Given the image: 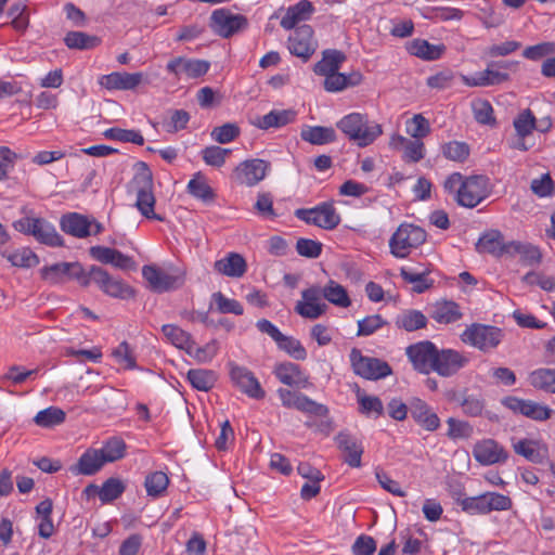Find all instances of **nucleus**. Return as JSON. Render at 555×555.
Instances as JSON below:
<instances>
[{
  "label": "nucleus",
  "mask_w": 555,
  "mask_h": 555,
  "mask_svg": "<svg viewBox=\"0 0 555 555\" xmlns=\"http://www.w3.org/2000/svg\"><path fill=\"white\" fill-rule=\"evenodd\" d=\"M337 128L360 147L372 144L382 133L379 124L369 121L367 116L360 113H351L344 116Z\"/></svg>",
  "instance_id": "nucleus-1"
},
{
  "label": "nucleus",
  "mask_w": 555,
  "mask_h": 555,
  "mask_svg": "<svg viewBox=\"0 0 555 555\" xmlns=\"http://www.w3.org/2000/svg\"><path fill=\"white\" fill-rule=\"evenodd\" d=\"M134 168L135 175L131 183L137 193L135 207L145 218L164 221V218L154 211L156 201L153 193L152 171L144 162H138Z\"/></svg>",
  "instance_id": "nucleus-2"
},
{
  "label": "nucleus",
  "mask_w": 555,
  "mask_h": 555,
  "mask_svg": "<svg viewBox=\"0 0 555 555\" xmlns=\"http://www.w3.org/2000/svg\"><path fill=\"white\" fill-rule=\"evenodd\" d=\"M426 241V232L422 228L403 223L389 240L391 254L397 258H405L412 248H416Z\"/></svg>",
  "instance_id": "nucleus-3"
},
{
  "label": "nucleus",
  "mask_w": 555,
  "mask_h": 555,
  "mask_svg": "<svg viewBox=\"0 0 555 555\" xmlns=\"http://www.w3.org/2000/svg\"><path fill=\"white\" fill-rule=\"evenodd\" d=\"M16 231L33 235L37 241L49 246H63L64 242L55 228L42 218H22L13 223Z\"/></svg>",
  "instance_id": "nucleus-4"
},
{
  "label": "nucleus",
  "mask_w": 555,
  "mask_h": 555,
  "mask_svg": "<svg viewBox=\"0 0 555 555\" xmlns=\"http://www.w3.org/2000/svg\"><path fill=\"white\" fill-rule=\"evenodd\" d=\"M350 362L354 374L365 379L376 380L392 374V370L386 361L363 356L357 348L350 352Z\"/></svg>",
  "instance_id": "nucleus-5"
},
{
  "label": "nucleus",
  "mask_w": 555,
  "mask_h": 555,
  "mask_svg": "<svg viewBox=\"0 0 555 555\" xmlns=\"http://www.w3.org/2000/svg\"><path fill=\"white\" fill-rule=\"evenodd\" d=\"M295 216L308 224H313L324 230H333L340 223V216L332 203H322L317 207L299 208Z\"/></svg>",
  "instance_id": "nucleus-6"
},
{
  "label": "nucleus",
  "mask_w": 555,
  "mask_h": 555,
  "mask_svg": "<svg viewBox=\"0 0 555 555\" xmlns=\"http://www.w3.org/2000/svg\"><path fill=\"white\" fill-rule=\"evenodd\" d=\"M248 21L244 15L234 14L228 9L215 10L210 16V28L222 38H230L245 29Z\"/></svg>",
  "instance_id": "nucleus-7"
},
{
  "label": "nucleus",
  "mask_w": 555,
  "mask_h": 555,
  "mask_svg": "<svg viewBox=\"0 0 555 555\" xmlns=\"http://www.w3.org/2000/svg\"><path fill=\"white\" fill-rule=\"evenodd\" d=\"M93 283L106 295L128 299L134 296V291L121 280L112 276L106 270L98 266H91Z\"/></svg>",
  "instance_id": "nucleus-8"
},
{
  "label": "nucleus",
  "mask_w": 555,
  "mask_h": 555,
  "mask_svg": "<svg viewBox=\"0 0 555 555\" xmlns=\"http://www.w3.org/2000/svg\"><path fill=\"white\" fill-rule=\"evenodd\" d=\"M229 367L231 380L243 393L256 400L266 397V391L251 371L234 362H230Z\"/></svg>",
  "instance_id": "nucleus-9"
},
{
  "label": "nucleus",
  "mask_w": 555,
  "mask_h": 555,
  "mask_svg": "<svg viewBox=\"0 0 555 555\" xmlns=\"http://www.w3.org/2000/svg\"><path fill=\"white\" fill-rule=\"evenodd\" d=\"M278 395L285 408H294L302 413L315 416H326L328 414L326 405L318 403L300 392L280 388Z\"/></svg>",
  "instance_id": "nucleus-10"
},
{
  "label": "nucleus",
  "mask_w": 555,
  "mask_h": 555,
  "mask_svg": "<svg viewBox=\"0 0 555 555\" xmlns=\"http://www.w3.org/2000/svg\"><path fill=\"white\" fill-rule=\"evenodd\" d=\"M438 349L428 340L413 344L406 348V356L413 367L423 374L434 371Z\"/></svg>",
  "instance_id": "nucleus-11"
},
{
  "label": "nucleus",
  "mask_w": 555,
  "mask_h": 555,
  "mask_svg": "<svg viewBox=\"0 0 555 555\" xmlns=\"http://www.w3.org/2000/svg\"><path fill=\"white\" fill-rule=\"evenodd\" d=\"M210 67L209 62L204 60H193L183 56L173 57L166 65V70L180 80L185 77L195 79L204 76Z\"/></svg>",
  "instance_id": "nucleus-12"
},
{
  "label": "nucleus",
  "mask_w": 555,
  "mask_h": 555,
  "mask_svg": "<svg viewBox=\"0 0 555 555\" xmlns=\"http://www.w3.org/2000/svg\"><path fill=\"white\" fill-rule=\"evenodd\" d=\"M302 300L298 301L295 311L307 319H318L327 309V305L322 301L323 288L320 286H311L301 292Z\"/></svg>",
  "instance_id": "nucleus-13"
},
{
  "label": "nucleus",
  "mask_w": 555,
  "mask_h": 555,
  "mask_svg": "<svg viewBox=\"0 0 555 555\" xmlns=\"http://www.w3.org/2000/svg\"><path fill=\"white\" fill-rule=\"evenodd\" d=\"M501 403L511 411L534 421H546L552 414V410L545 404L532 400L519 399L513 396L504 397L501 400Z\"/></svg>",
  "instance_id": "nucleus-14"
},
{
  "label": "nucleus",
  "mask_w": 555,
  "mask_h": 555,
  "mask_svg": "<svg viewBox=\"0 0 555 555\" xmlns=\"http://www.w3.org/2000/svg\"><path fill=\"white\" fill-rule=\"evenodd\" d=\"M142 275L149 282L153 292L164 293L179 288L184 283V278L181 274H170L159 270L155 266H144L142 268Z\"/></svg>",
  "instance_id": "nucleus-15"
},
{
  "label": "nucleus",
  "mask_w": 555,
  "mask_h": 555,
  "mask_svg": "<svg viewBox=\"0 0 555 555\" xmlns=\"http://www.w3.org/2000/svg\"><path fill=\"white\" fill-rule=\"evenodd\" d=\"M315 49L317 42L313 39V30L309 25L297 27L288 39L289 52L304 60H308Z\"/></svg>",
  "instance_id": "nucleus-16"
},
{
  "label": "nucleus",
  "mask_w": 555,
  "mask_h": 555,
  "mask_svg": "<svg viewBox=\"0 0 555 555\" xmlns=\"http://www.w3.org/2000/svg\"><path fill=\"white\" fill-rule=\"evenodd\" d=\"M485 186L486 180L482 176L466 178L462 188L457 190V204L469 208L477 206L486 196Z\"/></svg>",
  "instance_id": "nucleus-17"
},
{
  "label": "nucleus",
  "mask_w": 555,
  "mask_h": 555,
  "mask_svg": "<svg viewBox=\"0 0 555 555\" xmlns=\"http://www.w3.org/2000/svg\"><path fill=\"white\" fill-rule=\"evenodd\" d=\"M468 363V358L453 349L438 350L434 372L449 377L456 374Z\"/></svg>",
  "instance_id": "nucleus-18"
},
{
  "label": "nucleus",
  "mask_w": 555,
  "mask_h": 555,
  "mask_svg": "<svg viewBox=\"0 0 555 555\" xmlns=\"http://www.w3.org/2000/svg\"><path fill=\"white\" fill-rule=\"evenodd\" d=\"M269 163L262 159H250L241 163L234 170V178L241 184L253 186L267 175Z\"/></svg>",
  "instance_id": "nucleus-19"
},
{
  "label": "nucleus",
  "mask_w": 555,
  "mask_h": 555,
  "mask_svg": "<svg viewBox=\"0 0 555 555\" xmlns=\"http://www.w3.org/2000/svg\"><path fill=\"white\" fill-rule=\"evenodd\" d=\"M514 452L527 461L543 464L548 459V449L545 443L537 439L524 438L512 441Z\"/></svg>",
  "instance_id": "nucleus-20"
},
{
  "label": "nucleus",
  "mask_w": 555,
  "mask_h": 555,
  "mask_svg": "<svg viewBox=\"0 0 555 555\" xmlns=\"http://www.w3.org/2000/svg\"><path fill=\"white\" fill-rule=\"evenodd\" d=\"M142 73L115 72L100 78V85L107 90H134L142 81Z\"/></svg>",
  "instance_id": "nucleus-21"
},
{
  "label": "nucleus",
  "mask_w": 555,
  "mask_h": 555,
  "mask_svg": "<svg viewBox=\"0 0 555 555\" xmlns=\"http://www.w3.org/2000/svg\"><path fill=\"white\" fill-rule=\"evenodd\" d=\"M274 374L282 384L291 387L308 388L311 385L309 377L293 362L276 364Z\"/></svg>",
  "instance_id": "nucleus-22"
},
{
  "label": "nucleus",
  "mask_w": 555,
  "mask_h": 555,
  "mask_svg": "<svg viewBox=\"0 0 555 555\" xmlns=\"http://www.w3.org/2000/svg\"><path fill=\"white\" fill-rule=\"evenodd\" d=\"M335 441L337 448L345 454V462L351 467H360L363 453L361 442L347 431H340Z\"/></svg>",
  "instance_id": "nucleus-23"
},
{
  "label": "nucleus",
  "mask_w": 555,
  "mask_h": 555,
  "mask_svg": "<svg viewBox=\"0 0 555 555\" xmlns=\"http://www.w3.org/2000/svg\"><path fill=\"white\" fill-rule=\"evenodd\" d=\"M516 257L524 266H535L541 262L542 254L535 245L529 242L509 241L508 258Z\"/></svg>",
  "instance_id": "nucleus-24"
},
{
  "label": "nucleus",
  "mask_w": 555,
  "mask_h": 555,
  "mask_svg": "<svg viewBox=\"0 0 555 555\" xmlns=\"http://www.w3.org/2000/svg\"><path fill=\"white\" fill-rule=\"evenodd\" d=\"M214 269L229 278H241L247 270V263L242 255L229 253L224 258L215 261Z\"/></svg>",
  "instance_id": "nucleus-25"
},
{
  "label": "nucleus",
  "mask_w": 555,
  "mask_h": 555,
  "mask_svg": "<svg viewBox=\"0 0 555 555\" xmlns=\"http://www.w3.org/2000/svg\"><path fill=\"white\" fill-rule=\"evenodd\" d=\"M62 230L75 237L83 238L92 234L90 219L83 215L72 212L62 217Z\"/></svg>",
  "instance_id": "nucleus-26"
},
{
  "label": "nucleus",
  "mask_w": 555,
  "mask_h": 555,
  "mask_svg": "<svg viewBox=\"0 0 555 555\" xmlns=\"http://www.w3.org/2000/svg\"><path fill=\"white\" fill-rule=\"evenodd\" d=\"M296 113L293 109L271 111L264 116H257L251 124L259 129L280 128L294 121Z\"/></svg>",
  "instance_id": "nucleus-27"
},
{
  "label": "nucleus",
  "mask_w": 555,
  "mask_h": 555,
  "mask_svg": "<svg viewBox=\"0 0 555 555\" xmlns=\"http://www.w3.org/2000/svg\"><path fill=\"white\" fill-rule=\"evenodd\" d=\"M104 464L101 452L98 449L89 448L70 470L75 474L91 476L98 473Z\"/></svg>",
  "instance_id": "nucleus-28"
},
{
  "label": "nucleus",
  "mask_w": 555,
  "mask_h": 555,
  "mask_svg": "<svg viewBox=\"0 0 555 555\" xmlns=\"http://www.w3.org/2000/svg\"><path fill=\"white\" fill-rule=\"evenodd\" d=\"M345 61L344 52L336 49L324 50L321 61L314 65V73L324 77L337 73Z\"/></svg>",
  "instance_id": "nucleus-29"
},
{
  "label": "nucleus",
  "mask_w": 555,
  "mask_h": 555,
  "mask_svg": "<svg viewBox=\"0 0 555 555\" xmlns=\"http://www.w3.org/2000/svg\"><path fill=\"white\" fill-rule=\"evenodd\" d=\"M313 10V5L310 1L301 0L287 9L281 20V26L287 30L293 29L298 23L308 20Z\"/></svg>",
  "instance_id": "nucleus-30"
},
{
  "label": "nucleus",
  "mask_w": 555,
  "mask_h": 555,
  "mask_svg": "<svg viewBox=\"0 0 555 555\" xmlns=\"http://www.w3.org/2000/svg\"><path fill=\"white\" fill-rule=\"evenodd\" d=\"M463 313L460 306L452 300L437 301L430 312V317L438 323L449 324L459 321Z\"/></svg>",
  "instance_id": "nucleus-31"
},
{
  "label": "nucleus",
  "mask_w": 555,
  "mask_h": 555,
  "mask_svg": "<svg viewBox=\"0 0 555 555\" xmlns=\"http://www.w3.org/2000/svg\"><path fill=\"white\" fill-rule=\"evenodd\" d=\"M75 262H59L44 266L39 273L41 279L49 284H62L70 280Z\"/></svg>",
  "instance_id": "nucleus-32"
},
{
  "label": "nucleus",
  "mask_w": 555,
  "mask_h": 555,
  "mask_svg": "<svg viewBox=\"0 0 555 555\" xmlns=\"http://www.w3.org/2000/svg\"><path fill=\"white\" fill-rule=\"evenodd\" d=\"M411 415L416 423L427 430L433 431L439 427L440 421L437 414L430 412L428 405L420 399L412 401Z\"/></svg>",
  "instance_id": "nucleus-33"
},
{
  "label": "nucleus",
  "mask_w": 555,
  "mask_h": 555,
  "mask_svg": "<svg viewBox=\"0 0 555 555\" xmlns=\"http://www.w3.org/2000/svg\"><path fill=\"white\" fill-rule=\"evenodd\" d=\"M162 332L173 346L185 350L189 354L194 353L195 343L188 332L173 324L163 325Z\"/></svg>",
  "instance_id": "nucleus-34"
},
{
  "label": "nucleus",
  "mask_w": 555,
  "mask_h": 555,
  "mask_svg": "<svg viewBox=\"0 0 555 555\" xmlns=\"http://www.w3.org/2000/svg\"><path fill=\"white\" fill-rule=\"evenodd\" d=\"M301 139L311 144L322 145L336 140V132L332 127H307L301 131Z\"/></svg>",
  "instance_id": "nucleus-35"
},
{
  "label": "nucleus",
  "mask_w": 555,
  "mask_h": 555,
  "mask_svg": "<svg viewBox=\"0 0 555 555\" xmlns=\"http://www.w3.org/2000/svg\"><path fill=\"white\" fill-rule=\"evenodd\" d=\"M427 324L426 315L420 310H405L396 319V325L408 332L424 328Z\"/></svg>",
  "instance_id": "nucleus-36"
},
{
  "label": "nucleus",
  "mask_w": 555,
  "mask_h": 555,
  "mask_svg": "<svg viewBox=\"0 0 555 555\" xmlns=\"http://www.w3.org/2000/svg\"><path fill=\"white\" fill-rule=\"evenodd\" d=\"M64 42L69 49L90 50L96 48L101 43V39L82 31H69L66 34Z\"/></svg>",
  "instance_id": "nucleus-37"
},
{
  "label": "nucleus",
  "mask_w": 555,
  "mask_h": 555,
  "mask_svg": "<svg viewBox=\"0 0 555 555\" xmlns=\"http://www.w3.org/2000/svg\"><path fill=\"white\" fill-rule=\"evenodd\" d=\"M126 443L119 437H112L105 441L101 449V456L105 463H113L122 459L126 454Z\"/></svg>",
  "instance_id": "nucleus-38"
},
{
  "label": "nucleus",
  "mask_w": 555,
  "mask_h": 555,
  "mask_svg": "<svg viewBox=\"0 0 555 555\" xmlns=\"http://www.w3.org/2000/svg\"><path fill=\"white\" fill-rule=\"evenodd\" d=\"M529 382L537 389L555 393V369H538L530 373Z\"/></svg>",
  "instance_id": "nucleus-39"
},
{
  "label": "nucleus",
  "mask_w": 555,
  "mask_h": 555,
  "mask_svg": "<svg viewBox=\"0 0 555 555\" xmlns=\"http://www.w3.org/2000/svg\"><path fill=\"white\" fill-rule=\"evenodd\" d=\"M188 380L201 391H209L217 380L216 374L209 370L193 369L188 372Z\"/></svg>",
  "instance_id": "nucleus-40"
},
{
  "label": "nucleus",
  "mask_w": 555,
  "mask_h": 555,
  "mask_svg": "<svg viewBox=\"0 0 555 555\" xmlns=\"http://www.w3.org/2000/svg\"><path fill=\"white\" fill-rule=\"evenodd\" d=\"M323 297L338 307L347 308L351 305L346 288L333 280L323 287Z\"/></svg>",
  "instance_id": "nucleus-41"
},
{
  "label": "nucleus",
  "mask_w": 555,
  "mask_h": 555,
  "mask_svg": "<svg viewBox=\"0 0 555 555\" xmlns=\"http://www.w3.org/2000/svg\"><path fill=\"white\" fill-rule=\"evenodd\" d=\"M188 191L192 196L202 199L203 202H212L216 196L205 177L199 172L189 181Z\"/></svg>",
  "instance_id": "nucleus-42"
},
{
  "label": "nucleus",
  "mask_w": 555,
  "mask_h": 555,
  "mask_svg": "<svg viewBox=\"0 0 555 555\" xmlns=\"http://www.w3.org/2000/svg\"><path fill=\"white\" fill-rule=\"evenodd\" d=\"M429 270H424L422 272H412L402 268L400 270V275L406 282L413 285L412 291L422 294L425 291L429 289L434 285L433 280H428L427 275L429 274Z\"/></svg>",
  "instance_id": "nucleus-43"
},
{
  "label": "nucleus",
  "mask_w": 555,
  "mask_h": 555,
  "mask_svg": "<svg viewBox=\"0 0 555 555\" xmlns=\"http://www.w3.org/2000/svg\"><path fill=\"white\" fill-rule=\"evenodd\" d=\"M444 51L443 46L430 44L426 40L415 39L410 46L411 54L424 60H437Z\"/></svg>",
  "instance_id": "nucleus-44"
},
{
  "label": "nucleus",
  "mask_w": 555,
  "mask_h": 555,
  "mask_svg": "<svg viewBox=\"0 0 555 555\" xmlns=\"http://www.w3.org/2000/svg\"><path fill=\"white\" fill-rule=\"evenodd\" d=\"M464 344L483 350L486 347V325L473 323L461 335Z\"/></svg>",
  "instance_id": "nucleus-45"
},
{
  "label": "nucleus",
  "mask_w": 555,
  "mask_h": 555,
  "mask_svg": "<svg viewBox=\"0 0 555 555\" xmlns=\"http://www.w3.org/2000/svg\"><path fill=\"white\" fill-rule=\"evenodd\" d=\"M517 64V62L512 61H502L498 64L488 63V86L500 85L508 80L509 76L507 70L514 69Z\"/></svg>",
  "instance_id": "nucleus-46"
},
{
  "label": "nucleus",
  "mask_w": 555,
  "mask_h": 555,
  "mask_svg": "<svg viewBox=\"0 0 555 555\" xmlns=\"http://www.w3.org/2000/svg\"><path fill=\"white\" fill-rule=\"evenodd\" d=\"M442 155L452 162L463 163L470 153L469 145L462 141H450L441 146Z\"/></svg>",
  "instance_id": "nucleus-47"
},
{
  "label": "nucleus",
  "mask_w": 555,
  "mask_h": 555,
  "mask_svg": "<svg viewBox=\"0 0 555 555\" xmlns=\"http://www.w3.org/2000/svg\"><path fill=\"white\" fill-rule=\"evenodd\" d=\"M65 412L56 406H49L42 411H39L35 416V423L40 427H52L60 425L65 421Z\"/></svg>",
  "instance_id": "nucleus-48"
},
{
  "label": "nucleus",
  "mask_w": 555,
  "mask_h": 555,
  "mask_svg": "<svg viewBox=\"0 0 555 555\" xmlns=\"http://www.w3.org/2000/svg\"><path fill=\"white\" fill-rule=\"evenodd\" d=\"M2 256L15 267L31 268L39 263L37 255L28 248L17 249L13 253H2Z\"/></svg>",
  "instance_id": "nucleus-49"
},
{
  "label": "nucleus",
  "mask_w": 555,
  "mask_h": 555,
  "mask_svg": "<svg viewBox=\"0 0 555 555\" xmlns=\"http://www.w3.org/2000/svg\"><path fill=\"white\" fill-rule=\"evenodd\" d=\"M169 485V478L164 472H154L145 478V489L150 496H160Z\"/></svg>",
  "instance_id": "nucleus-50"
},
{
  "label": "nucleus",
  "mask_w": 555,
  "mask_h": 555,
  "mask_svg": "<svg viewBox=\"0 0 555 555\" xmlns=\"http://www.w3.org/2000/svg\"><path fill=\"white\" fill-rule=\"evenodd\" d=\"M279 349L286 352L295 360H305L307 358V351L301 343L293 336L281 335L276 341Z\"/></svg>",
  "instance_id": "nucleus-51"
},
{
  "label": "nucleus",
  "mask_w": 555,
  "mask_h": 555,
  "mask_svg": "<svg viewBox=\"0 0 555 555\" xmlns=\"http://www.w3.org/2000/svg\"><path fill=\"white\" fill-rule=\"evenodd\" d=\"M359 402V411L366 415H374L375 418L382 416L384 414V405L382 400L376 396H367L364 393L358 392L357 395Z\"/></svg>",
  "instance_id": "nucleus-52"
},
{
  "label": "nucleus",
  "mask_w": 555,
  "mask_h": 555,
  "mask_svg": "<svg viewBox=\"0 0 555 555\" xmlns=\"http://www.w3.org/2000/svg\"><path fill=\"white\" fill-rule=\"evenodd\" d=\"M488 254L499 258H508L509 242H506L503 234L498 230H488Z\"/></svg>",
  "instance_id": "nucleus-53"
},
{
  "label": "nucleus",
  "mask_w": 555,
  "mask_h": 555,
  "mask_svg": "<svg viewBox=\"0 0 555 555\" xmlns=\"http://www.w3.org/2000/svg\"><path fill=\"white\" fill-rule=\"evenodd\" d=\"M169 117L163 121V127L168 133H176L186 128L190 121V114L184 109H172L168 112Z\"/></svg>",
  "instance_id": "nucleus-54"
},
{
  "label": "nucleus",
  "mask_w": 555,
  "mask_h": 555,
  "mask_svg": "<svg viewBox=\"0 0 555 555\" xmlns=\"http://www.w3.org/2000/svg\"><path fill=\"white\" fill-rule=\"evenodd\" d=\"M396 140L404 144L403 158L405 162L417 163L424 158V143L418 139L406 140L404 137L398 135Z\"/></svg>",
  "instance_id": "nucleus-55"
},
{
  "label": "nucleus",
  "mask_w": 555,
  "mask_h": 555,
  "mask_svg": "<svg viewBox=\"0 0 555 555\" xmlns=\"http://www.w3.org/2000/svg\"><path fill=\"white\" fill-rule=\"evenodd\" d=\"M513 124L517 135L527 138L535 129V116L527 108L514 119Z\"/></svg>",
  "instance_id": "nucleus-56"
},
{
  "label": "nucleus",
  "mask_w": 555,
  "mask_h": 555,
  "mask_svg": "<svg viewBox=\"0 0 555 555\" xmlns=\"http://www.w3.org/2000/svg\"><path fill=\"white\" fill-rule=\"evenodd\" d=\"M105 138L121 142H131L138 145L144 144L143 135L137 130L111 128L104 132Z\"/></svg>",
  "instance_id": "nucleus-57"
},
{
  "label": "nucleus",
  "mask_w": 555,
  "mask_h": 555,
  "mask_svg": "<svg viewBox=\"0 0 555 555\" xmlns=\"http://www.w3.org/2000/svg\"><path fill=\"white\" fill-rule=\"evenodd\" d=\"M125 490V486L119 479L109 478L99 490V498L103 503H108L121 495Z\"/></svg>",
  "instance_id": "nucleus-58"
},
{
  "label": "nucleus",
  "mask_w": 555,
  "mask_h": 555,
  "mask_svg": "<svg viewBox=\"0 0 555 555\" xmlns=\"http://www.w3.org/2000/svg\"><path fill=\"white\" fill-rule=\"evenodd\" d=\"M406 132L414 139L425 138L430 132L429 122L423 115H414L406 121Z\"/></svg>",
  "instance_id": "nucleus-59"
},
{
  "label": "nucleus",
  "mask_w": 555,
  "mask_h": 555,
  "mask_svg": "<svg viewBox=\"0 0 555 555\" xmlns=\"http://www.w3.org/2000/svg\"><path fill=\"white\" fill-rule=\"evenodd\" d=\"M240 135L237 125L228 122L220 127H216L211 131V138L218 143L225 144L235 140Z\"/></svg>",
  "instance_id": "nucleus-60"
},
{
  "label": "nucleus",
  "mask_w": 555,
  "mask_h": 555,
  "mask_svg": "<svg viewBox=\"0 0 555 555\" xmlns=\"http://www.w3.org/2000/svg\"><path fill=\"white\" fill-rule=\"evenodd\" d=\"M552 54H555V42H541L522 51V56L530 61H539Z\"/></svg>",
  "instance_id": "nucleus-61"
},
{
  "label": "nucleus",
  "mask_w": 555,
  "mask_h": 555,
  "mask_svg": "<svg viewBox=\"0 0 555 555\" xmlns=\"http://www.w3.org/2000/svg\"><path fill=\"white\" fill-rule=\"evenodd\" d=\"M230 150L222 149L217 145H211L203 150V159L204 162L214 167H221L224 162L225 157L230 154Z\"/></svg>",
  "instance_id": "nucleus-62"
},
{
  "label": "nucleus",
  "mask_w": 555,
  "mask_h": 555,
  "mask_svg": "<svg viewBox=\"0 0 555 555\" xmlns=\"http://www.w3.org/2000/svg\"><path fill=\"white\" fill-rule=\"evenodd\" d=\"M212 298L219 312L243 314V307L237 300L227 298L221 292L215 293Z\"/></svg>",
  "instance_id": "nucleus-63"
},
{
  "label": "nucleus",
  "mask_w": 555,
  "mask_h": 555,
  "mask_svg": "<svg viewBox=\"0 0 555 555\" xmlns=\"http://www.w3.org/2000/svg\"><path fill=\"white\" fill-rule=\"evenodd\" d=\"M296 250L300 256L318 258L322 251V244L309 238H299L296 243Z\"/></svg>",
  "instance_id": "nucleus-64"
}]
</instances>
